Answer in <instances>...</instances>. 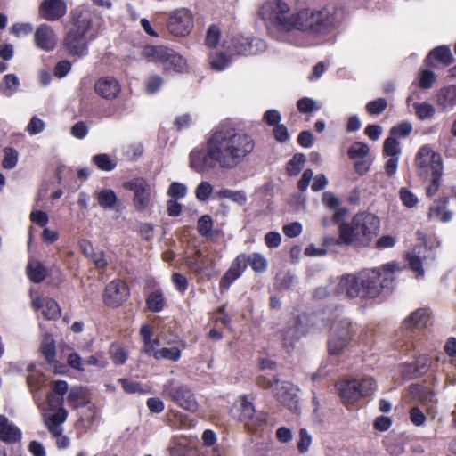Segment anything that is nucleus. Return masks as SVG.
<instances>
[{
	"label": "nucleus",
	"instance_id": "obj_1",
	"mask_svg": "<svg viewBox=\"0 0 456 456\" xmlns=\"http://www.w3.org/2000/svg\"><path fill=\"white\" fill-rule=\"evenodd\" d=\"M255 147L251 134L229 122H221L206 134L202 147L191 150L189 167L201 175L216 167L232 170L247 161Z\"/></svg>",
	"mask_w": 456,
	"mask_h": 456
},
{
	"label": "nucleus",
	"instance_id": "obj_2",
	"mask_svg": "<svg viewBox=\"0 0 456 456\" xmlns=\"http://www.w3.org/2000/svg\"><path fill=\"white\" fill-rule=\"evenodd\" d=\"M289 11L287 3L273 0L262 5L259 15L278 31L297 30L314 37L330 34L343 20V10L335 5H327L321 9L305 8L292 14Z\"/></svg>",
	"mask_w": 456,
	"mask_h": 456
},
{
	"label": "nucleus",
	"instance_id": "obj_3",
	"mask_svg": "<svg viewBox=\"0 0 456 456\" xmlns=\"http://www.w3.org/2000/svg\"><path fill=\"white\" fill-rule=\"evenodd\" d=\"M379 227L380 220L377 216L367 211L359 212L354 216L350 223L339 224L338 239H327L325 243L327 245L368 246L377 236Z\"/></svg>",
	"mask_w": 456,
	"mask_h": 456
},
{
	"label": "nucleus",
	"instance_id": "obj_4",
	"mask_svg": "<svg viewBox=\"0 0 456 456\" xmlns=\"http://www.w3.org/2000/svg\"><path fill=\"white\" fill-rule=\"evenodd\" d=\"M396 263H387L380 267L366 269L359 273L362 297L375 298L383 289L393 288L394 274L399 271Z\"/></svg>",
	"mask_w": 456,
	"mask_h": 456
},
{
	"label": "nucleus",
	"instance_id": "obj_5",
	"mask_svg": "<svg viewBox=\"0 0 456 456\" xmlns=\"http://www.w3.org/2000/svg\"><path fill=\"white\" fill-rule=\"evenodd\" d=\"M142 56L161 66L165 73H183L188 70L187 61L175 50L164 45H147Z\"/></svg>",
	"mask_w": 456,
	"mask_h": 456
},
{
	"label": "nucleus",
	"instance_id": "obj_6",
	"mask_svg": "<svg viewBox=\"0 0 456 456\" xmlns=\"http://www.w3.org/2000/svg\"><path fill=\"white\" fill-rule=\"evenodd\" d=\"M336 388L343 403L350 405L372 395L377 389V384L373 378L367 377L341 380L336 384Z\"/></svg>",
	"mask_w": 456,
	"mask_h": 456
},
{
	"label": "nucleus",
	"instance_id": "obj_7",
	"mask_svg": "<svg viewBox=\"0 0 456 456\" xmlns=\"http://www.w3.org/2000/svg\"><path fill=\"white\" fill-rule=\"evenodd\" d=\"M415 164L419 175L423 179L428 180L432 175H443L442 156L429 145H424L419 150Z\"/></svg>",
	"mask_w": 456,
	"mask_h": 456
},
{
	"label": "nucleus",
	"instance_id": "obj_8",
	"mask_svg": "<svg viewBox=\"0 0 456 456\" xmlns=\"http://www.w3.org/2000/svg\"><path fill=\"white\" fill-rule=\"evenodd\" d=\"M163 395L178 404L181 408L195 411L198 409V403L194 394L186 385H183L171 379L163 386Z\"/></svg>",
	"mask_w": 456,
	"mask_h": 456
},
{
	"label": "nucleus",
	"instance_id": "obj_9",
	"mask_svg": "<svg viewBox=\"0 0 456 456\" xmlns=\"http://www.w3.org/2000/svg\"><path fill=\"white\" fill-rule=\"evenodd\" d=\"M125 188L134 191L133 203L136 210L143 211L152 206L156 196L154 186L145 179L137 177L124 184Z\"/></svg>",
	"mask_w": 456,
	"mask_h": 456
},
{
	"label": "nucleus",
	"instance_id": "obj_10",
	"mask_svg": "<svg viewBox=\"0 0 456 456\" xmlns=\"http://www.w3.org/2000/svg\"><path fill=\"white\" fill-rule=\"evenodd\" d=\"M352 323L348 319L335 322L331 326L328 347L331 354H340L347 346L352 337Z\"/></svg>",
	"mask_w": 456,
	"mask_h": 456
},
{
	"label": "nucleus",
	"instance_id": "obj_11",
	"mask_svg": "<svg viewBox=\"0 0 456 456\" xmlns=\"http://www.w3.org/2000/svg\"><path fill=\"white\" fill-rule=\"evenodd\" d=\"M193 15L186 8H180L174 11L167 20V29L175 37H185L193 28Z\"/></svg>",
	"mask_w": 456,
	"mask_h": 456
},
{
	"label": "nucleus",
	"instance_id": "obj_12",
	"mask_svg": "<svg viewBox=\"0 0 456 456\" xmlns=\"http://www.w3.org/2000/svg\"><path fill=\"white\" fill-rule=\"evenodd\" d=\"M93 13L85 8H77L72 12V26L69 30L94 39L96 30L93 26Z\"/></svg>",
	"mask_w": 456,
	"mask_h": 456
},
{
	"label": "nucleus",
	"instance_id": "obj_13",
	"mask_svg": "<svg viewBox=\"0 0 456 456\" xmlns=\"http://www.w3.org/2000/svg\"><path fill=\"white\" fill-rule=\"evenodd\" d=\"M230 48L238 54L251 55L265 51L266 44L261 38L237 36L232 38Z\"/></svg>",
	"mask_w": 456,
	"mask_h": 456
},
{
	"label": "nucleus",
	"instance_id": "obj_14",
	"mask_svg": "<svg viewBox=\"0 0 456 456\" xmlns=\"http://www.w3.org/2000/svg\"><path fill=\"white\" fill-rule=\"evenodd\" d=\"M336 296L345 295L349 298L362 297V289L359 273L346 274L336 279Z\"/></svg>",
	"mask_w": 456,
	"mask_h": 456
},
{
	"label": "nucleus",
	"instance_id": "obj_15",
	"mask_svg": "<svg viewBox=\"0 0 456 456\" xmlns=\"http://www.w3.org/2000/svg\"><path fill=\"white\" fill-rule=\"evenodd\" d=\"M120 82L112 76H102L99 77L94 86L95 94L107 101L117 99L121 93Z\"/></svg>",
	"mask_w": 456,
	"mask_h": 456
},
{
	"label": "nucleus",
	"instance_id": "obj_16",
	"mask_svg": "<svg viewBox=\"0 0 456 456\" xmlns=\"http://www.w3.org/2000/svg\"><path fill=\"white\" fill-rule=\"evenodd\" d=\"M128 295L129 290L126 284L122 281L114 280L106 286L103 301L109 306L118 307L126 300Z\"/></svg>",
	"mask_w": 456,
	"mask_h": 456
},
{
	"label": "nucleus",
	"instance_id": "obj_17",
	"mask_svg": "<svg viewBox=\"0 0 456 456\" xmlns=\"http://www.w3.org/2000/svg\"><path fill=\"white\" fill-rule=\"evenodd\" d=\"M58 43V37L53 28L47 24L39 25L34 32V44L42 51H53Z\"/></svg>",
	"mask_w": 456,
	"mask_h": 456
},
{
	"label": "nucleus",
	"instance_id": "obj_18",
	"mask_svg": "<svg viewBox=\"0 0 456 456\" xmlns=\"http://www.w3.org/2000/svg\"><path fill=\"white\" fill-rule=\"evenodd\" d=\"M90 40L92 38L69 30L63 40V45L70 55L82 57L87 53Z\"/></svg>",
	"mask_w": 456,
	"mask_h": 456
},
{
	"label": "nucleus",
	"instance_id": "obj_19",
	"mask_svg": "<svg viewBox=\"0 0 456 456\" xmlns=\"http://www.w3.org/2000/svg\"><path fill=\"white\" fill-rule=\"evenodd\" d=\"M66 12L67 4L64 0H43L38 7L40 17L48 21L58 20Z\"/></svg>",
	"mask_w": 456,
	"mask_h": 456
},
{
	"label": "nucleus",
	"instance_id": "obj_20",
	"mask_svg": "<svg viewBox=\"0 0 456 456\" xmlns=\"http://www.w3.org/2000/svg\"><path fill=\"white\" fill-rule=\"evenodd\" d=\"M277 399L289 409L291 411L297 412L298 397L297 395V388L289 382H282L279 387L274 388Z\"/></svg>",
	"mask_w": 456,
	"mask_h": 456
},
{
	"label": "nucleus",
	"instance_id": "obj_21",
	"mask_svg": "<svg viewBox=\"0 0 456 456\" xmlns=\"http://www.w3.org/2000/svg\"><path fill=\"white\" fill-rule=\"evenodd\" d=\"M231 412L234 418L246 425L250 422L257 424L261 421L255 416V407L252 402L248 400L247 395L241 396L240 399L232 405Z\"/></svg>",
	"mask_w": 456,
	"mask_h": 456
},
{
	"label": "nucleus",
	"instance_id": "obj_22",
	"mask_svg": "<svg viewBox=\"0 0 456 456\" xmlns=\"http://www.w3.org/2000/svg\"><path fill=\"white\" fill-rule=\"evenodd\" d=\"M184 261L189 269L196 274L204 273L214 264V260L203 255L200 249L195 250L192 255H187Z\"/></svg>",
	"mask_w": 456,
	"mask_h": 456
},
{
	"label": "nucleus",
	"instance_id": "obj_23",
	"mask_svg": "<svg viewBox=\"0 0 456 456\" xmlns=\"http://www.w3.org/2000/svg\"><path fill=\"white\" fill-rule=\"evenodd\" d=\"M305 334V329L298 317L281 330L283 344L286 347L293 346Z\"/></svg>",
	"mask_w": 456,
	"mask_h": 456
},
{
	"label": "nucleus",
	"instance_id": "obj_24",
	"mask_svg": "<svg viewBox=\"0 0 456 456\" xmlns=\"http://www.w3.org/2000/svg\"><path fill=\"white\" fill-rule=\"evenodd\" d=\"M20 438V430L10 423L5 416L0 415V439L4 443L13 444L19 442Z\"/></svg>",
	"mask_w": 456,
	"mask_h": 456
},
{
	"label": "nucleus",
	"instance_id": "obj_25",
	"mask_svg": "<svg viewBox=\"0 0 456 456\" xmlns=\"http://www.w3.org/2000/svg\"><path fill=\"white\" fill-rule=\"evenodd\" d=\"M436 104L443 110H452L456 106V86H444L436 94Z\"/></svg>",
	"mask_w": 456,
	"mask_h": 456
},
{
	"label": "nucleus",
	"instance_id": "obj_26",
	"mask_svg": "<svg viewBox=\"0 0 456 456\" xmlns=\"http://www.w3.org/2000/svg\"><path fill=\"white\" fill-rule=\"evenodd\" d=\"M68 412L64 408L58 409L53 414L45 419V424L53 436H60L63 432L61 427L67 419Z\"/></svg>",
	"mask_w": 456,
	"mask_h": 456
},
{
	"label": "nucleus",
	"instance_id": "obj_27",
	"mask_svg": "<svg viewBox=\"0 0 456 456\" xmlns=\"http://www.w3.org/2000/svg\"><path fill=\"white\" fill-rule=\"evenodd\" d=\"M447 202V198H442L435 202L429 208V218L444 223L449 222L452 219V213L445 209Z\"/></svg>",
	"mask_w": 456,
	"mask_h": 456
},
{
	"label": "nucleus",
	"instance_id": "obj_28",
	"mask_svg": "<svg viewBox=\"0 0 456 456\" xmlns=\"http://www.w3.org/2000/svg\"><path fill=\"white\" fill-rule=\"evenodd\" d=\"M428 320V311L424 308H419L403 322V327L407 330L423 328L427 325Z\"/></svg>",
	"mask_w": 456,
	"mask_h": 456
},
{
	"label": "nucleus",
	"instance_id": "obj_29",
	"mask_svg": "<svg viewBox=\"0 0 456 456\" xmlns=\"http://www.w3.org/2000/svg\"><path fill=\"white\" fill-rule=\"evenodd\" d=\"M68 403L70 407L77 409L89 403L87 392L82 387H74L69 390L67 397Z\"/></svg>",
	"mask_w": 456,
	"mask_h": 456
},
{
	"label": "nucleus",
	"instance_id": "obj_30",
	"mask_svg": "<svg viewBox=\"0 0 456 456\" xmlns=\"http://www.w3.org/2000/svg\"><path fill=\"white\" fill-rule=\"evenodd\" d=\"M411 390L421 404L428 407L433 406V403H435V394L431 389L419 385H411Z\"/></svg>",
	"mask_w": 456,
	"mask_h": 456
},
{
	"label": "nucleus",
	"instance_id": "obj_31",
	"mask_svg": "<svg viewBox=\"0 0 456 456\" xmlns=\"http://www.w3.org/2000/svg\"><path fill=\"white\" fill-rule=\"evenodd\" d=\"M434 58L441 63L448 66L452 63L453 56L448 46L442 45L433 49L426 59V62L430 64V60Z\"/></svg>",
	"mask_w": 456,
	"mask_h": 456
},
{
	"label": "nucleus",
	"instance_id": "obj_32",
	"mask_svg": "<svg viewBox=\"0 0 456 456\" xmlns=\"http://www.w3.org/2000/svg\"><path fill=\"white\" fill-rule=\"evenodd\" d=\"M96 199L103 208H114L118 203L116 193L110 189H104L97 192Z\"/></svg>",
	"mask_w": 456,
	"mask_h": 456
},
{
	"label": "nucleus",
	"instance_id": "obj_33",
	"mask_svg": "<svg viewBox=\"0 0 456 456\" xmlns=\"http://www.w3.org/2000/svg\"><path fill=\"white\" fill-rule=\"evenodd\" d=\"M165 298L164 295L160 290H155L149 294V296L146 298V305L147 307L151 312H160L165 307Z\"/></svg>",
	"mask_w": 456,
	"mask_h": 456
},
{
	"label": "nucleus",
	"instance_id": "obj_34",
	"mask_svg": "<svg viewBox=\"0 0 456 456\" xmlns=\"http://www.w3.org/2000/svg\"><path fill=\"white\" fill-rule=\"evenodd\" d=\"M20 86V80L14 74H7L4 77L1 84L2 93L5 96L13 95Z\"/></svg>",
	"mask_w": 456,
	"mask_h": 456
},
{
	"label": "nucleus",
	"instance_id": "obj_35",
	"mask_svg": "<svg viewBox=\"0 0 456 456\" xmlns=\"http://www.w3.org/2000/svg\"><path fill=\"white\" fill-rule=\"evenodd\" d=\"M27 273L32 281L38 283L45 278L46 271L41 263L30 262L27 266Z\"/></svg>",
	"mask_w": 456,
	"mask_h": 456
},
{
	"label": "nucleus",
	"instance_id": "obj_36",
	"mask_svg": "<svg viewBox=\"0 0 456 456\" xmlns=\"http://www.w3.org/2000/svg\"><path fill=\"white\" fill-rule=\"evenodd\" d=\"M28 375L27 382L32 390L38 389L45 383V379L41 372L37 370L35 363L30 364L27 369Z\"/></svg>",
	"mask_w": 456,
	"mask_h": 456
},
{
	"label": "nucleus",
	"instance_id": "obj_37",
	"mask_svg": "<svg viewBox=\"0 0 456 456\" xmlns=\"http://www.w3.org/2000/svg\"><path fill=\"white\" fill-rule=\"evenodd\" d=\"M306 161L305 155L303 153L295 154L292 159L287 163L286 170L289 175L296 176L297 175L305 162Z\"/></svg>",
	"mask_w": 456,
	"mask_h": 456
},
{
	"label": "nucleus",
	"instance_id": "obj_38",
	"mask_svg": "<svg viewBox=\"0 0 456 456\" xmlns=\"http://www.w3.org/2000/svg\"><path fill=\"white\" fill-rule=\"evenodd\" d=\"M370 148L366 143L362 142H354L347 151V155L351 159L356 160L368 157Z\"/></svg>",
	"mask_w": 456,
	"mask_h": 456
},
{
	"label": "nucleus",
	"instance_id": "obj_39",
	"mask_svg": "<svg viewBox=\"0 0 456 456\" xmlns=\"http://www.w3.org/2000/svg\"><path fill=\"white\" fill-rule=\"evenodd\" d=\"M248 265L251 266L256 273H264L267 269V260L260 253H252L248 255Z\"/></svg>",
	"mask_w": 456,
	"mask_h": 456
},
{
	"label": "nucleus",
	"instance_id": "obj_40",
	"mask_svg": "<svg viewBox=\"0 0 456 456\" xmlns=\"http://www.w3.org/2000/svg\"><path fill=\"white\" fill-rule=\"evenodd\" d=\"M415 114L420 120L428 119L434 117L436 110L432 104L428 102H415L413 104Z\"/></svg>",
	"mask_w": 456,
	"mask_h": 456
},
{
	"label": "nucleus",
	"instance_id": "obj_41",
	"mask_svg": "<svg viewBox=\"0 0 456 456\" xmlns=\"http://www.w3.org/2000/svg\"><path fill=\"white\" fill-rule=\"evenodd\" d=\"M217 196L221 199H229L239 205H244L247 201L246 194L243 191H232L229 189H222L217 191Z\"/></svg>",
	"mask_w": 456,
	"mask_h": 456
},
{
	"label": "nucleus",
	"instance_id": "obj_42",
	"mask_svg": "<svg viewBox=\"0 0 456 456\" xmlns=\"http://www.w3.org/2000/svg\"><path fill=\"white\" fill-rule=\"evenodd\" d=\"M430 364V358L428 355H420L417 358L413 365V371L410 374L409 378H416L419 375L426 373ZM408 367L411 368L412 364Z\"/></svg>",
	"mask_w": 456,
	"mask_h": 456
},
{
	"label": "nucleus",
	"instance_id": "obj_43",
	"mask_svg": "<svg viewBox=\"0 0 456 456\" xmlns=\"http://www.w3.org/2000/svg\"><path fill=\"white\" fill-rule=\"evenodd\" d=\"M181 357V351L178 347H163L159 349L158 352H155V359L156 360H169L172 362H176Z\"/></svg>",
	"mask_w": 456,
	"mask_h": 456
},
{
	"label": "nucleus",
	"instance_id": "obj_44",
	"mask_svg": "<svg viewBox=\"0 0 456 456\" xmlns=\"http://www.w3.org/2000/svg\"><path fill=\"white\" fill-rule=\"evenodd\" d=\"M43 314L49 320H55L61 316V309L57 302L52 298H45Z\"/></svg>",
	"mask_w": 456,
	"mask_h": 456
},
{
	"label": "nucleus",
	"instance_id": "obj_45",
	"mask_svg": "<svg viewBox=\"0 0 456 456\" xmlns=\"http://www.w3.org/2000/svg\"><path fill=\"white\" fill-rule=\"evenodd\" d=\"M93 162L97 166L99 169L103 171H111L117 166V163L112 160L108 154L105 153L94 155L93 157Z\"/></svg>",
	"mask_w": 456,
	"mask_h": 456
},
{
	"label": "nucleus",
	"instance_id": "obj_46",
	"mask_svg": "<svg viewBox=\"0 0 456 456\" xmlns=\"http://www.w3.org/2000/svg\"><path fill=\"white\" fill-rule=\"evenodd\" d=\"M230 63V59L223 53L209 55V65L216 71L224 70Z\"/></svg>",
	"mask_w": 456,
	"mask_h": 456
},
{
	"label": "nucleus",
	"instance_id": "obj_47",
	"mask_svg": "<svg viewBox=\"0 0 456 456\" xmlns=\"http://www.w3.org/2000/svg\"><path fill=\"white\" fill-rule=\"evenodd\" d=\"M242 273L238 270L234 269V267L230 266V268L225 272L223 277L220 280L219 286L220 290H227L231 284L236 281Z\"/></svg>",
	"mask_w": 456,
	"mask_h": 456
},
{
	"label": "nucleus",
	"instance_id": "obj_48",
	"mask_svg": "<svg viewBox=\"0 0 456 456\" xmlns=\"http://www.w3.org/2000/svg\"><path fill=\"white\" fill-rule=\"evenodd\" d=\"M383 153L388 157H399L401 149L398 141L392 136L387 138L384 142Z\"/></svg>",
	"mask_w": 456,
	"mask_h": 456
},
{
	"label": "nucleus",
	"instance_id": "obj_49",
	"mask_svg": "<svg viewBox=\"0 0 456 456\" xmlns=\"http://www.w3.org/2000/svg\"><path fill=\"white\" fill-rule=\"evenodd\" d=\"M213 191V186L209 182L203 181L200 183L195 190V196L200 201H207Z\"/></svg>",
	"mask_w": 456,
	"mask_h": 456
},
{
	"label": "nucleus",
	"instance_id": "obj_50",
	"mask_svg": "<svg viewBox=\"0 0 456 456\" xmlns=\"http://www.w3.org/2000/svg\"><path fill=\"white\" fill-rule=\"evenodd\" d=\"M406 258L411 270L415 272L417 275H423L424 270L422 268V261L416 252V248H414L411 252L407 253Z\"/></svg>",
	"mask_w": 456,
	"mask_h": 456
},
{
	"label": "nucleus",
	"instance_id": "obj_51",
	"mask_svg": "<svg viewBox=\"0 0 456 456\" xmlns=\"http://www.w3.org/2000/svg\"><path fill=\"white\" fill-rule=\"evenodd\" d=\"M387 106V100L385 98H379L369 102L366 104V110L370 115H379L386 110Z\"/></svg>",
	"mask_w": 456,
	"mask_h": 456
},
{
	"label": "nucleus",
	"instance_id": "obj_52",
	"mask_svg": "<svg viewBox=\"0 0 456 456\" xmlns=\"http://www.w3.org/2000/svg\"><path fill=\"white\" fill-rule=\"evenodd\" d=\"M213 227V221L210 216L204 215L198 220V232L202 236H208Z\"/></svg>",
	"mask_w": 456,
	"mask_h": 456
},
{
	"label": "nucleus",
	"instance_id": "obj_53",
	"mask_svg": "<svg viewBox=\"0 0 456 456\" xmlns=\"http://www.w3.org/2000/svg\"><path fill=\"white\" fill-rule=\"evenodd\" d=\"M41 353L48 363H53L56 356L53 340L44 342L41 346Z\"/></svg>",
	"mask_w": 456,
	"mask_h": 456
},
{
	"label": "nucleus",
	"instance_id": "obj_54",
	"mask_svg": "<svg viewBox=\"0 0 456 456\" xmlns=\"http://www.w3.org/2000/svg\"><path fill=\"white\" fill-rule=\"evenodd\" d=\"M336 281L318 287L314 291V297L317 299H325L330 297L331 295H336Z\"/></svg>",
	"mask_w": 456,
	"mask_h": 456
},
{
	"label": "nucleus",
	"instance_id": "obj_55",
	"mask_svg": "<svg viewBox=\"0 0 456 456\" xmlns=\"http://www.w3.org/2000/svg\"><path fill=\"white\" fill-rule=\"evenodd\" d=\"M118 383L121 384L123 389L129 394L134 393H144V389L142 387V385L134 380L128 379H119Z\"/></svg>",
	"mask_w": 456,
	"mask_h": 456
},
{
	"label": "nucleus",
	"instance_id": "obj_56",
	"mask_svg": "<svg viewBox=\"0 0 456 456\" xmlns=\"http://www.w3.org/2000/svg\"><path fill=\"white\" fill-rule=\"evenodd\" d=\"M412 131V126L409 122H403L391 128L390 134L392 137H406Z\"/></svg>",
	"mask_w": 456,
	"mask_h": 456
},
{
	"label": "nucleus",
	"instance_id": "obj_57",
	"mask_svg": "<svg viewBox=\"0 0 456 456\" xmlns=\"http://www.w3.org/2000/svg\"><path fill=\"white\" fill-rule=\"evenodd\" d=\"M91 365L96 366L98 368L103 369L108 365V361L104 356L102 352H98L94 355H91L84 360V365Z\"/></svg>",
	"mask_w": 456,
	"mask_h": 456
},
{
	"label": "nucleus",
	"instance_id": "obj_58",
	"mask_svg": "<svg viewBox=\"0 0 456 456\" xmlns=\"http://www.w3.org/2000/svg\"><path fill=\"white\" fill-rule=\"evenodd\" d=\"M436 80V74L428 69L422 70L419 76V86L423 89H429Z\"/></svg>",
	"mask_w": 456,
	"mask_h": 456
},
{
	"label": "nucleus",
	"instance_id": "obj_59",
	"mask_svg": "<svg viewBox=\"0 0 456 456\" xmlns=\"http://www.w3.org/2000/svg\"><path fill=\"white\" fill-rule=\"evenodd\" d=\"M4 158L3 160V167L7 169L13 168L18 161V152L12 148L4 149Z\"/></svg>",
	"mask_w": 456,
	"mask_h": 456
},
{
	"label": "nucleus",
	"instance_id": "obj_60",
	"mask_svg": "<svg viewBox=\"0 0 456 456\" xmlns=\"http://www.w3.org/2000/svg\"><path fill=\"white\" fill-rule=\"evenodd\" d=\"M297 109L302 113H310L320 109L316 102L311 98H301L297 103Z\"/></svg>",
	"mask_w": 456,
	"mask_h": 456
},
{
	"label": "nucleus",
	"instance_id": "obj_61",
	"mask_svg": "<svg viewBox=\"0 0 456 456\" xmlns=\"http://www.w3.org/2000/svg\"><path fill=\"white\" fill-rule=\"evenodd\" d=\"M110 353L111 359L116 365L124 364L127 359V353L123 347L113 346L110 347Z\"/></svg>",
	"mask_w": 456,
	"mask_h": 456
},
{
	"label": "nucleus",
	"instance_id": "obj_62",
	"mask_svg": "<svg viewBox=\"0 0 456 456\" xmlns=\"http://www.w3.org/2000/svg\"><path fill=\"white\" fill-rule=\"evenodd\" d=\"M187 188L183 183L174 182L170 184L167 194L174 199H182L185 197Z\"/></svg>",
	"mask_w": 456,
	"mask_h": 456
},
{
	"label": "nucleus",
	"instance_id": "obj_63",
	"mask_svg": "<svg viewBox=\"0 0 456 456\" xmlns=\"http://www.w3.org/2000/svg\"><path fill=\"white\" fill-rule=\"evenodd\" d=\"M399 195L403 204L407 208H412L418 203L417 196L405 187L401 188Z\"/></svg>",
	"mask_w": 456,
	"mask_h": 456
},
{
	"label": "nucleus",
	"instance_id": "obj_64",
	"mask_svg": "<svg viewBox=\"0 0 456 456\" xmlns=\"http://www.w3.org/2000/svg\"><path fill=\"white\" fill-rule=\"evenodd\" d=\"M163 79L159 75L151 76L145 84L146 93L149 94H155L162 86Z\"/></svg>",
	"mask_w": 456,
	"mask_h": 456
}]
</instances>
